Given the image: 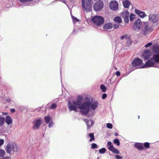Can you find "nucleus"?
Segmentation results:
<instances>
[{
    "label": "nucleus",
    "instance_id": "nucleus-25",
    "mask_svg": "<svg viewBox=\"0 0 159 159\" xmlns=\"http://www.w3.org/2000/svg\"><path fill=\"white\" fill-rule=\"evenodd\" d=\"M45 122L46 123H48L52 120V118L49 116H45L44 117Z\"/></svg>",
    "mask_w": 159,
    "mask_h": 159
},
{
    "label": "nucleus",
    "instance_id": "nucleus-27",
    "mask_svg": "<svg viewBox=\"0 0 159 159\" xmlns=\"http://www.w3.org/2000/svg\"><path fill=\"white\" fill-rule=\"evenodd\" d=\"M5 118L3 117H1L0 115V126L2 125L5 121Z\"/></svg>",
    "mask_w": 159,
    "mask_h": 159
},
{
    "label": "nucleus",
    "instance_id": "nucleus-12",
    "mask_svg": "<svg viewBox=\"0 0 159 159\" xmlns=\"http://www.w3.org/2000/svg\"><path fill=\"white\" fill-rule=\"evenodd\" d=\"M84 121L85 122L87 126V129H89L94 124V121L91 119H84Z\"/></svg>",
    "mask_w": 159,
    "mask_h": 159
},
{
    "label": "nucleus",
    "instance_id": "nucleus-45",
    "mask_svg": "<svg viewBox=\"0 0 159 159\" xmlns=\"http://www.w3.org/2000/svg\"><path fill=\"white\" fill-rule=\"evenodd\" d=\"M0 159H11V157L9 156L3 157L2 158Z\"/></svg>",
    "mask_w": 159,
    "mask_h": 159
},
{
    "label": "nucleus",
    "instance_id": "nucleus-10",
    "mask_svg": "<svg viewBox=\"0 0 159 159\" xmlns=\"http://www.w3.org/2000/svg\"><path fill=\"white\" fill-rule=\"evenodd\" d=\"M149 18L152 23H155L159 20V15L157 14L150 15Z\"/></svg>",
    "mask_w": 159,
    "mask_h": 159
},
{
    "label": "nucleus",
    "instance_id": "nucleus-29",
    "mask_svg": "<svg viewBox=\"0 0 159 159\" xmlns=\"http://www.w3.org/2000/svg\"><path fill=\"white\" fill-rule=\"evenodd\" d=\"M128 40L127 42V44L128 46H130L131 45L132 43V41L131 39L130 38V37H129V38L127 39Z\"/></svg>",
    "mask_w": 159,
    "mask_h": 159
},
{
    "label": "nucleus",
    "instance_id": "nucleus-9",
    "mask_svg": "<svg viewBox=\"0 0 159 159\" xmlns=\"http://www.w3.org/2000/svg\"><path fill=\"white\" fill-rule=\"evenodd\" d=\"M107 146L108 149L113 153L117 154H120V152L119 151L113 147L111 142H108L107 144Z\"/></svg>",
    "mask_w": 159,
    "mask_h": 159
},
{
    "label": "nucleus",
    "instance_id": "nucleus-34",
    "mask_svg": "<svg viewBox=\"0 0 159 159\" xmlns=\"http://www.w3.org/2000/svg\"><path fill=\"white\" fill-rule=\"evenodd\" d=\"M158 50V46L155 44L153 46V48H152V50L153 51L156 52V50Z\"/></svg>",
    "mask_w": 159,
    "mask_h": 159
},
{
    "label": "nucleus",
    "instance_id": "nucleus-14",
    "mask_svg": "<svg viewBox=\"0 0 159 159\" xmlns=\"http://www.w3.org/2000/svg\"><path fill=\"white\" fill-rule=\"evenodd\" d=\"M151 56V52L149 50L145 51L142 54V56L144 60L149 58Z\"/></svg>",
    "mask_w": 159,
    "mask_h": 159
},
{
    "label": "nucleus",
    "instance_id": "nucleus-35",
    "mask_svg": "<svg viewBox=\"0 0 159 159\" xmlns=\"http://www.w3.org/2000/svg\"><path fill=\"white\" fill-rule=\"evenodd\" d=\"M106 151V149L105 148H102L99 150V152L100 153H104Z\"/></svg>",
    "mask_w": 159,
    "mask_h": 159
},
{
    "label": "nucleus",
    "instance_id": "nucleus-17",
    "mask_svg": "<svg viewBox=\"0 0 159 159\" xmlns=\"http://www.w3.org/2000/svg\"><path fill=\"white\" fill-rule=\"evenodd\" d=\"M42 120L41 119H39L35 120L34 122V124L33 125V128L34 129H38L39 127Z\"/></svg>",
    "mask_w": 159,
    "mask_h": 159
},
{
    "label": "nucleus",
    "instance_id": "nucleus-15",
    "mask_svg": "<svg viewBox=\"0 0 159 159\" xmlns=\"http://www.w3.org/2000/svg\"><path fill=\"white\" fill-rule=\"evenodd\" d=\"M87 102H89L90 103V107L92 110L94 111L97 108L98 103L97 101H94L91 102L90 101L88 100Z\"/></svg>",
    "mask_w": 159,
    "mask_h": 159
},
{
    "label": "nucleus",
    "instance_id": "nucleus-21",
    "mask_svg": "<svg viewBox=\"0 0 159 159\" xmlns=\"http://www.w3.org/2000/svg\"><path fill=\"white\" fill-rule=\"evenodd\" d=\"M5 121L8 125L11 124L12 122V118L10 116H6Z\"/></svg>",
    "mask_w": 159,
    "mask_h": 159
},
{
    "label": "nucleus",
    "instance_id": "nucleus-3",
    "mask_svg": "<svg viewBox=\"0 0 159 159\" xmlns=\"http://www.w3.org/2000/svg\"><path fill=\"white\" fill-rule=\"evenodd\" d=\"M89 107L90 103L87 101L82 103H81L79 105V108L82 114L86 115L89 111Z\"/></svg>",
    "mask_w": 159,
    "mask_h": 159
},
{
    "label": "nucleus",
    "instance_id": "nucleus-31",
    "mask_svg": "<svg viewBox=\"0 0 159 159\" xmlns=\"http://www.w3.org/2000/svg\"><path fill=\"white\" fill-rule=\"evenodd\" d=\"M129 36L128 35L125 34L121 36L120 37V40H123L125 39H128L129 38Z\"/></svg>",
    "mask_w": 159,
    "mask_h": 159
},
{
    "label": "nucleus",
    "instance_id": "nucleus-41",
    "mask_svg": "<svg viewBox=\"0 0 159 159\" xmlns=\"http://www.w3.org/2000/svg\"><path fill=\"white\" fill-rule=\"evenodd\" d=\"M53 124L54 123L52 121V120L51 121L49 122V123L48 125V127L49 128L52 127L53 126Z\"/></svg>",
    "mask_w": 159,
    "mask_h": 159
},
{
    "label": "nucleus",
    "instance_id": "nucleus-54",
    "mask_svg": "<svg viewBox=\"0 0 159 159\" xmlns=\"http://www.w3.org/2000/svg\"><path fill=\"white\" fill-rule=\"evenodd\" d=\"M97 159H99V157H98Z\"/></svg>",
    "mask_w": 159,
    "mask_h": 159
},
{
    "label": "nucleus",
    "instance_id": "nucleus-19",
    "mask_svg": "<svg viewBox=\"0 0 159 159\" xmlns=\"http://www.w3.org/2000/svg\"><path fill=\"white\" fill-rule=\"evenodd\" d=\"M113 27V25L111 22L106 23L103 26V28L105 30H109Z\"/></svg>",
    "mask_w": 159,
    "mask_h": 159
},
{
    "label": "nucleus",
    "instance_id": "nucleus-42",
    "mask_svg": "<svg viewBox=\"0 0 159 159\" xmlns=\"http://www.w3.org/2000/svg\"><path fill=\"white\" fill-rule=\"evenodd\" d=\"M4 140L3 139H0V147L2 146L4 143Z\"/></svg>",
    "mask_w": 159,
    "mask_h": 159
},
{
    "label": "nucleus",
    "instance_id": "nucleus-39",
    "mask_svg": "<svg viewBox=\"0 0 159 159\" xmlns=\"http://www.w3.org/2000/svg\"><path fill=\"white\" fill-rule=\"evenodd\" d=\"M107 127L109 129H111L112 128L113 126L111 124L108 123L107 124Z\"/></svg>",
    "mask_w": 159,
    "mask_h": 159
},
{
    "label": "nucleus",
    "instance_id": "nucleus-5",
    "mask_svg": "<svg viewBox=\"0 0 159 159\" xmlns=\"http://www.w3.org/2000/svg\"><path fill=\"white\" fill-rule=\"evenodd\" d=\"M93 23L97 26H99L102 24L104 22V18L101 16H93L92 19Z\"/></svg>",
    "mask_w": 159,
    "mask_h": 159
},
{
    "label": "nucleus",
    "instance_id": "nucleus-6",
    "mask_svg": "<svg viewBox=\"0 0 159 159\" xmlns=\"http://www.w3.org/2000/svg\"><path fill=\"white\" fill-rule=\"evenodd\" d=\"M143 61L139 58L134 59L132 61V65L136 68H143L142 66L143 63Z\"/></svg>",
    "mask_w": 159,
    "mask_h": 159
},
{
    "label": "nucleus",
    "instance_id": "nucleus-51",
    "mask_svg": "<svg viewBox=\"0 0 159 159\" xmlns=\"http://www.w3.org/2000/svg\"><path fill=\"white\" fill-rule=\"evenodd\" d=\"M2 115H3V116H4V115H6L7 114V113L2 112Z\"/></svg>",
    "mask_w": 159,
    "mask_h": 159
},
{
    "label": "nucleus",
    "instance_id": "nucleus-7",
    "mask_svg": "<svg viewBox=\"0 0 159 159\" xmlns=\"http://www.w3.org/2000/svg\"><path fill=\"white\" fill-rule=\"evenodd\" d=\"M104 4L102 1L99 0L96 2L93 6V8L95 11H99L101 10L103 8Z\"/></svg>",
    "mask_w": 159,
    "mask_h": 159
},
{
    "label": "nucleus",
    "instance_id": "nucleus-18",
    "mask_svg": "<svg viewBox=\"0 0 159 159\" xmlns=\"http://www.w3.org/2000/svg\"><path fill=\"white\" fill-rule=\"evenodd\" d=\"M135 12L140 17L143 18L146 16V15L144 12L138 9H135Z\"/></svg>",
    "mask_w": 159,
    "mask_h": 159
},
{
    "label": "nucleus",
    "instance_id": "nucleus-16",
    "mask_svg": "<svg viewBox=\"0 0 159 159\" xmlns=\"http://www.w3.org/2000/svg\"><path fill=\"white\" fill-rule=\"evenodd\" d=\"M129 12L127 11H124L121 14V16L124 18L125 21L126 23H128L129 22Z\"/></svg>",
    "mask_w": 159,
    "mask_h": 159
},
{
    "label": "nucleus",
    "instance_id": "nucleus-37",
    "mask_svg": "<svg viewBox=\"0 0 159 159\" xmlns=\"http://www.w3.org/2000/svg\"><path fill=\"white\" fill-rule=\"evenodd\" d=\"M113 27L114 29H116L121 27V25L120 24H115Z\"/></svg>",
    "mask_w": 159,
    "mask_h": 159
},
{
    "label": "nucleus",
    "instance_id": "nucleus-53",
    "mask_svg": "<svg viewBox=\"0 0 159 159\" xmlns=\"http://www.w3.org/2000/svg\"><path fill=\"white\" fill-rule=\"evenodd\" d=\"M148 28V26H147V25H146V26H145V28L147 29Z\"/></svg>",
    "mask_w": 159,
    "mask_h": 159
},
{
    "label": "nucleus",
    "instance_id": "nucleus-33",
    "mask_svg": "<svg viewBox=\"0 0 159 159\" xmlns=\"http://www.w3.org/2000/svg\"><path fill=\"white\" fill-rule=\"evenodd\" d=\"M57 107V105L56 103H52L51 105L50 108L51 109H54Z\"/></svg>",
    "mask_w": 159,
    "mask_h": 159
},
{
    "label": "nucleus",
    "instance_id": "nucleus-20",
    "mask_svg": "<svg viewBox=\"0 0 159 159\" xmlns=\"http://www.w3.org/2000/svg\"><path fill=\"white\" fill-rule=\"evenodd\" d=\"M152 59L154 61L159 62V50L157 53L153 55L152 57Z\"/></svg>",
    "mask_w": 159,
    "mask_h": 159
},
{
    "label": "nucleus",
    "instance_id": "nucleus-43",
    "mask_svg": "<svg viewBox=\"0 0 159 159\" xmlns=\"http://www.w3.org/2000/svg\"><path fill=\"white\" fill-rule=\"evenodd\" d=\"M144 146L146 148H148L149 147V144L148 142L145 143L144 144Z\"/></svg>",
    "mask_w": 159,
    "mask_h": 159
},
{
    "label": "nucleus",
    "instance_id": "nucleus-38",
    "mask_svg": "<svg viewBox=\"0 0 159 159\" xmlns=\"http://www.w3.org/2000/svg\"><path fill=\"white\" fill-rule=\"evenodd\" d=\"M114 143L115 144H116L117 146H119L120 144V141L119 140L117 139H115L114 140Z\"/></svg>",
    "mask_w": 159,
    "mask_h": 159
},
{
    "label": "nucleus",
    "instance_id": "nucleus-8",
    "mask_svg": "<svg viewBox=\"0 0 159 159\" xmlns=\"http://www.w3.org/2000/svg\"><path fill=\"white\" fill-rule=\"evenodd\" d=\"M142 23L141 20L138 19L134 22L133 26V28L137 31H139L142 26Z\"/></svg>",
    "mask_w": 159,
    "mask_h": 159
},
{
    "label": "nucleus",
    "instance_id": "nucleus-26",
    "mask_svg": "<svg viewBox=\"0 0 159 159\" xmlns=\"http://www.w3.org/2000/svg\"><path fill=\"white\" fill-rule=\"evenodd\" d=\"M6 154V152L5 150L0 148V157H3Z\"/></svg>",
    "mask_w": 159,
    "mask_h": 159
},
{
    "label": "nucleus",
    "instance_id": "nucleus-1",
    "mask_svg": "<svg viewBox=\"0 0 159 159\" xmlns=\"http://www.w3.org/2000/svg\"><path fill=\"white\" fill-rule=\"evenodd\" d=\"M6 152L10 154L12 152H17L20 150V149L17 144L14 142H9L4 147Z\"/></svg>",
    "mask_w": 159,
    "mask_h": 159
},
{
    "label": "nucleus",
    "instance_id": "nucleus-48",
    "mask_svg": "<svg viewBox=\"0 0 159 159\" xmlns=\"http://www.w3.org/2000/svg\"><path fill=\"white\" fill-rule=\"evenodd\" d=\"M116 73L117 76H119L120 75V73L119 71H116Z\"/></svg>",
    "mask_w": 159,
    "mask_h": 159
},
{
    "label": "nucleus",
    "instance_id": "nucleus-2",
    "mask_svg": "<svg viewBox=\"0 0 159 159\" xmlns=\"http://www.w3.org/2000/svg\"><path fill=\"white\" fill-rule=\"evenodd\" d=\"M83 97L82 96H78L77 100L73 101L72 102H69L68 107L70 111H76L79 106L81 103V100Z\"/></svg>",
    "mask_w": 159,
    "mask_h": 159
},
{
    "label": "nucleus",
    "instance_id": "nucleus-55",
    "mask_svg": "<svg viewBox=\"0 0 159 159\" xmlns=\"http://www.w3.org/2000/svg\"><path fill=\"white\" fill-rule=\"evenodd\" d=\"M139 117V116H138Z\"/></svg>",
    "mask_w": 159,
    "mask_h": 159
},
{
    "label": "nucleus",
    "instance_id": "nucleus-52",
    "mask_svg": "<svg viewBox=\"0 0 159 159\" xmlns=\"http://www.w3.org/2000/svg\"><path fill=\"white\" fill-rule=\"evenodd\" d=\"M115 135L116 136H118V134L117 132H116L115 133Z\"/></svg>",
    "mask_w": 159,
    "mask_h": 159
},
{
    "label": "nucleus",
    "instance_id": "nucleus-28",
    "mask_svg": "<svg viewBox=\"0 0 159 159\" xmlns=\"http://www.w3.org/2000/svg\"><path fill=\"white\" fill-rule=\"evenodd\" d=\"M89 136L90 137V139L89 140L90 142H92L93 140L94 139V137L93 135V133L89 134Z\"/></svg>",
    "mask_w": 159,
    "mask_h": 159
},
{
    "label": "nucleus",
    "instance_id": "nucleus-4",
    "mask_svg": "<svg viewBox=\"0 0 159 159\" xmlns=\"http://www.w3.org/2000/svg\"><path fill=\"white\" fill-rule=\"evenodd\" d=\"M82 6L84 10L87 12L89 11L91 8V5L93 4L91 0H82Z\"/></svg>",
    "mask_w": 159,
    "mask_h": 159
},
{
    "label": "nucleus",
    "instance_id": "nucleus-40",
    "mask_svg": "<svg viewBox=\"0 0 159 159\" xmlns=\"http://www.w3.org/2000/svg\"><path fill=\"white\" fill-rule=\"evenodd\" d=\"M91 148L93 149L96 148H97V145L95 143H93L92 145Z\"/></svg>",
    "mask_w": 159,
    "mask_h": 159
},
{
    "label": "nucleus",
    "instance_id": "nucleus-11",
    "mask_svg": "<svg viewBox=\"0 0 159 159\" xmlns=\"http://www.w3.org/2000/svg\"><path fill=\"white\" fill-rule=\"evenodd\" d=\"M110 8L113 11H116L118 9V4L117 2L115 1H112L109 3Z\"/></svg>",
    "mask_w": 159,
    "mask_h": 159
},
{
    "label": "nucleus",
    "instance_id": "nucleus-47",
    "mask_svg": "<svg viewBox=\"0 0 159 159\" xmlns=\"http://www.w3.org/2000/svg\"><path fill=\"white\" fill-rule=\"evenodd\" d=\"M107 97V95L106 94H104L102 95V98L104 99L105 98Z\"/></svg>",
    "mask_w": 159,
    "mask_h": 159
},
{
    "label": "nucleus",
    "instance_id": "nucleus-46",
    "mask_svg": "<svg viewBox=\"0 0 159 159\" xmlns=\"http://www.w3.org/2000/svg\"><path fill=\"white\" fill-rule=\"evenodd\" d=\"M116 159H122V158L119 155H116Z\"/></svg>",
    "mask_w": 159,
    "mask_h": 159
},
{
    "label": "nucleus",
    "instance_id": "nucleus-50",
    "mask_svg": "<svg viewBox=\"0 0 159 159\" xmlns=\"http://www.w3.org/2000/svg\"><path fill=\"white\" fill-rule=\"evenodd\" d=\"M60 1L66 4V1L65 0H60Z\"/></svg>",
    "mask_w": 159,
    "mask_h": 159
},
{
    "label": "nucleus",
    "instance_id": "nucleus-44",
    "mask_svg": "<svg viewBox=\"0 0 159 159\" xmlns=\"http://www.w3.org/2000/svg\"><path fill=\"white\" fill-rule=\"evenodd\" d=\"M152 44V43H151V42L145 45V47L146 48H148V47L151 46Z\"/></svg>",
    "mask_w": 159,
    "mask_h": 159
},
{
    "label": "nucleus",
    "instance_id": "nucleus-36",
    "mask_svg": "<svg viewBox=\"0 0 159 159\" xmlns=\"http://www.w3.org/2000/svg\"><path fill=\"white\" fill-rule=\"evenodd\" d=\"M135 18V15L133 14H131L130 15L129 19L130 21L133 20Z\"/></svg>",
    "mask_w": 159,
    "mask_h": 159
},
{
    "label": "nucleus",
    "instance_id": "nucleus-24",
    "mask_svg": "<svg viewBox=\"0 0 159 159\" xmlns=\"http://www.w3.org/2000/svg\"><path fill=\"white\" fill-rule=\"evenodd\" d=\"M114 21L116 23L118 24H120L122 21L121 18L119 16L115 18L114 19Z\"/></svg>",
    "mask_w": 159,
    "mask_h": 159
},
{
    "label": "nucleus",
    "instance_id": "nucleus-32",
    "mask_svg": "<svg viewBox=\"0 0 159 159\" xmlns=\"http://www.w3.org/2000/svg\"><path fill=\"white\" fill-rule=\"evenodd\" d=\"M71 17L73 19V22L74 23L75 22H78L79 21V20L77 18L73 16L72 15H71Z\"/></svg>",
    "mask_w": 159,
    "mask_h": 159
},
{
    "label": "nucleus",
    "instance_id": "nucleus-22",
    "mask_svg": "<svg viewBox=\"0 0 159 159\" xmlns=\"http://www.w3.org/2000/svg\"><path fill=\"white\" fill-rule=\"evenodd\" d=\"M134 146L139 150H141L143 148V144L141 143H136L135 144Z\"/></svg>",
    "mask_w": 159,
    "mask_h": 159
},
{
    "label": "nucleus",
    "instance_id": "nucleus-13",
    "mask_svg": "<svg viewBox=\"0 0 159 159\" xmlns=\"http://www.w3.org/2000/svg\"><path fill=\"white\" fill-rule=\"evenodd\" d=\"M152 58L147 61L145 64L142 66L143 68H148L151 67H156L155 66V62L153 61Z\"/></svg>",
    "mask_w": 159,
    "mask_h": 159
},
{
    "label": "nucleus",
    "instance_id": "nucleus-49",
    "mask_svg": "<svg viewBox=\"0 0 159 159\" xmlns=\"http://www.w3.org/2000/svg\"><path fill=\"white\" fill-rule=\"evenodd\" d=\"M15 111V110L14 109H11V111L12 113H14Z\"/></svg>",
    "mask_w": 159,
    "mask_h": 159
},
{
    "label": "nucleus",
    "instance_id": "nucleus-30",
    "mask_svg": "<svg viewBox=\"0 0 159 159\" xmlns=\"http://www.w3.org/2000/svg\"><path fill=\"white\" fill-rule=\"evenodd\" d=\"M100 89L103 92H105L106 90V88L103 84H101L100 85Z\"/></svg>",
    "mask_w": 159,
    "mask_h": 159
},
{
    "label": "nucleus",
    "instance_id": "nucleus-23",
    "mask_svg": "<svg viewBox=\"0 0 159 159\" xmlns=\"http://www.w3.org/2000/svg\"><path fill=\"white\" fill-rule=\"evenodd\" d=\"M123 4L125 8H128L130 5V3L128 0H126L123 1Z\"/></svg>",
    "mask_w": 159,
    "mask_h": 159
}]
</instances>
